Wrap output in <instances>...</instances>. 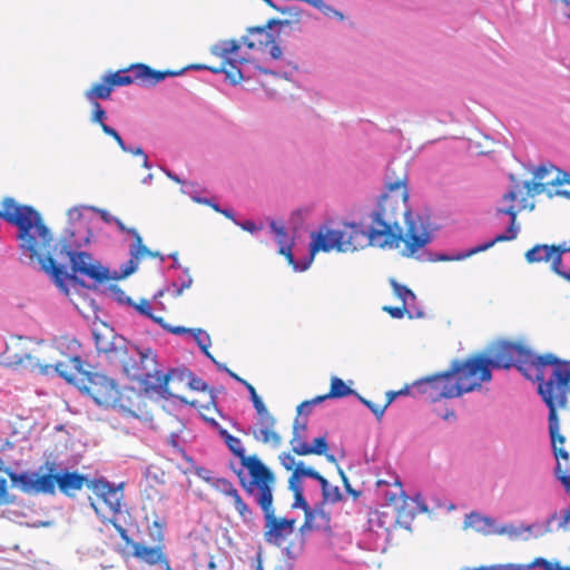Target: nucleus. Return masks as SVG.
I'll return each instance as SVG.
<instances>
[{
	"label": "nucleus",
	"instance_id": "obj_61",
	"mask_svg": "<svg viewBox=\"0 0 570 570\" xmlns=\"http://www.w3.org/2000/svg\"><path fill=\"white\" fill-rule=\"evenodd\" d=\"M288 489L294 493L297 494L298 492H304L301 479L297 474L294 472L288 479Z\"/></svg>",
	"mask_w": 570,
	"mask_h": 570
},
{
	"label": "nucleus",
	"instance_id": "obj_55",
	"mask_svg": "<svg viewBox=\"0 0 570 570\" xmlns=\"http://www.w3.org/2000/svg\"><path fill=\"white\" fill-rule=\"evenodd\" d=\"M294 473L297 474L301 480H302V478H309V479L314 480L318 472L316 470H314L313 468H306L304 465V462L299 461L296 464Z\"/></svg>",
	"mask_w": 570,
	"mask_h": 570
},
{
	"label": "nucleus",
	"instance_id": "obj_27",
	"mask_svg": "<svg viewBox=\"0 0 570 570\" xmlns=\"http://www.w3.org/2000/svg\"><path fill=\"white\" fill-rule=\"evenodd\" d=\"M520 233V226L518 224H513V222L509 223L507 230L504 233L498 234L494 238L478 245V248L481 252L488 250L493 247L497 243L513 240L518 237Z\"/></svg>",
	"mask_w": 570,
	"mask_h": 570
},
{
	"label": "nucleus",
	"instance_id": "obj_60",
	"mask_svg": "<svg viewBox=\"0 0 570 570\" xmlns=\"http://www.w3.org/2000/svg\"><path fill=\"white\" fill-rule=\"evenodd\" d=\"M235 225L239 226L242 229L250 234H255L262 228V226H257L256 223L252 219H247L244 222L235 220Z\"/></svg>",
	"mask_w": 570,
	"mask_h": 570
},
{
	"label": "nucleus",
	"instance_id": "obj_56",
	"mask_svg": "<svg viewBox=\"0 0 570 570\" xmlns=\"http://www.w3.org/2000/svg\"><path fill=\"white\" fill-rule=\"evenodd\" d=\"M304 539L301 540V543L297 548H295L294 543H289L288 546L282 549L283 556H285L289 560H296L303 549Z\"/></svg>",
	"mask_w": 570,
	"mask_h": 570
},
{
	"label": "nucleus",
	"instance_id": "obj_40",
	"mask_svg": "<svg viewBox=\"0 0 570 570\" xmlns=\"http://www.w3.org/2000/svg\"><path fill=\"white\" fill-rule=\"evenodd\" d=\"M327 502L321 501L314 504L313 511L315 513L316 520L321 524L322 531L331 530V513L325 510V504Z\"/></svg>",
	"mask_w": 570,
	"mask_h": 570
},
{
	"label": "nucleus",
	"instance_id": "obj_46",
	"mask_svg": "<svg viewBox=\"0 0 570 570\" xmlns=\"http://www.w3.org/2000/svg\"><path fill=\"white\" fill-rule=\"evenodd\" d=\"M71 368L75 370L72 365L70 366L69 364L62 362L56 364V372L58 373V375L66 380L68 383H72L76 386V381H78L79 375H75L71 372Z\"/></svg>",
	"mask_w": 570,
	"mask_h": 570
},
{
	"label": "nucleus",
	"instance_id": "obj_23",
	"mask_svg": "<svg viewBox=\"0 0 570 570\" xmlns=\"http://www.w3.org/2000/svg\"><path fill=\"white\" fill-rule=\"evenodd\" d=\"M8 475L10 478L12 487L19 488L22 492L27 494H36V476L37 472H14L9 471Z\"/></svg>",
	"mask_w": 570,
	"mask_h": 570
},
{
	"label": "nucleus",
	"instance_id": "obj_10",
	"mask_svg": "<svg viewBox=\"0 0 570 570\" xmlns=\"http://www.w3.org/2000/svg\"><path fill=\"white\" fill-rule=\"evenodd\" d=\"M265 529L264 540L266 543L281 547L285 539L294 532L296 520L292 518H276L274 504L264 510Z\"/></svg>",
	"mask_w": 570,
	"mask_h": 570
},
{
	"label": "nucleus",
	"instance_id": "obj_31",
	"mask_svg": "<svg viewBox=\"0 0 570 570\" xmlns=\"http://www.w3.org/2000/svg\"><path fill=\"white\" fill-rule=\"evenodd\" d=\"M350 395H357V392L348 387L344 381L337 376H333L331 380V390L327 396L331 399H342Z\"/></svg>",
	"mask_w": 570,
	"mask_h": 570
},
{
	"label": "nucleus",
	"instance_id": "obj_30",
	"mask_svg": "<svg viewBox=\"0 0 570 570\" xmlns=\"http://www.w3.org/2000/svg\"><path fill=\"white\" fill-rule=\"evenodd\" d=\"M111 91L112 88L109 82L102 79V82L96 83L87 90L85 97L89 102H98V99H108Z\"/></svg>",
	"mask_w": 570,
	"mask_h": 570
},
{
	"label": "nucleus",
	"instance_id": "obj_4",
	"mask_svg": "<svg viewBox=\"0 0 570 570\" xmlns=\"http://www.w3.org/2000/svg\"><path fill=\"white\" fill-rule=\"evenodd\" d=\"M537 393L548 409V431L551 449L557 463L560 460L569 461L570 454L563 448L564 435L560 433V420L558 407L566 409L570 394V360H566L560 366L552 370L549 379L539 374Z\"/></svg>",
	"mask_w": 570,
	"mask_h": 570
},
{
	"label": "nucleus",
	"instance_id": "obj_9",
	"mask_svg": "<svg viewBox=\"0 0 570 570\" xmlns=\"http://www.w3.org/2000/svg\"><path fill=\"white\" fill-rule=\"evenodd\" d=\"M387 199V195H382L377 200L375 208L368 214L371 226H368L367 244L380 247L394 248L399 246L401 234L392 230V223L384 218L385 208L383 202Z\"/></svg>",
	"mask_w": 570,
	"mask_h": 570
},
{
	"label": "nucleus",
	"instance_id": "obj_2",
	"mask_svg": "<svg viewBox=\"0 0 570 570\" xmlns=\"http://www.w3.org/2000/svg\"><path fill=\"white\" fill-rule=\"evenodd\" d=\"M3 210L0 218L17 228L16 242L20 254V262L32 264L38 262L40 268L46 272L63 293L69 294L66 284V266L58 264L50 253L53 234L45 223L41 214L30 205H19L12 197H6L1 202Z\"/></svg>",
	"mask_w": 570,
	"mask_h": 570
},
{
	"label": "nucleus",
	"instance_id": "obj_17",
	"mask_svg": "<svg viewBox=\"0 0 570 570\" xmlns=\"http://www.w3.org/2000/svg\"><path fill=\"white\" fill-rule=\"evenodd\" d=\"M271 230L275 234V242L278 245V253L284 255L287 262L295 269V265H301V261H296L292 252L294 239L289 237L286 228L283 225L272 220L269 224Z\"/></svg>",
	"mask_w": 570,
	"mask_h": 570
},
{
	"label": "nucleus",
	"instance_id": "obj_28",
	"mask_svg": "<svg viewBox=\"0 0 570 570\" xmlns=\"http://www.w3.org/2000/svg\"><path fill=\"white\" fill-rule=\"evenodd\" d=\"M554 252V245L538 244L529 249L524 256L528 263L533 264L550 261Z\"/></svg>",
	"mask_w": 570,
	"mask_h": 570
},
{
	"label": "nucleus",
	"instance_id": "obj_18",
	"mask_svg": "<svg viewBox=\"0 0 570 570\" xmlns=\"http://www.w3.org/2000/svg\"><path fill=\"white\" fill-rule=\"evenodd\" d=\"M464 528H472L482 535L497 534L498 522L494 518L472 511L464 518Z\"/></svg>",
	"mask_w": 570,
	"mask_h": 570
},
{
	"label": "nucleus",
	"instance_id": "obj_13",
	"mask_svg": "<svg viewBox=\"0 0 570 570\" xmlns=\"http://www.w3.org/2000/svg\"><path fill=\"white\" fill-rule=\"evenodd\" d=\"M213 485L222 492L224 495L233 499L234 508L239 514L242 521L245 524H250L254 521L253 509L243 500L234 484L226 478H217L213 482Z\"/></svg>",
	"mask_w": 570,
	"mask_h": 570
},
{
	"label": "nucleus",
	"instance_id": "obj_35",
	"mask_svg": "<svg viewBox=\"0 0 570 570\" xmlns=\"http://www.w3.org/2000/svg\"><path fill=\"white\" fill-rule=\"evenodd\" d=\"M104 294L109 293L112 299L119 305H134V301L129 297L125 291L117 284H109L104 289L100 291Z\"/></svg>",
	"mask_w": 570,
	"mask_h": 570
},
{
	"label": "nucleus",
	"instance_id": "obj_57",
	"mask_svg": "<svg viewBox=\"0 0 570 570\" xmlns=\"http://www.w3.org/2000/svg\"><path fill=\"white\" fill-rule=\"evenodd\" d=\"M129 307L135 308L140 315L146 316L147 318L151 317L153 309L149 301L146 298H141L139 303L134 302V305H129Z\"/></svg>",
	"mask_w": 570,
	"mask_h": 570
},
{
	"label": "nucleus",
	"instance_id": "obj_26",
	"mask_svg": "<svg viewBox=\"0 0 570 570\" xmlns=\"http://www.w3.org/2000/svg\"><path fill=\"white\" fill-rule=\"evenodd\" d=\"M249 393L250 401L253 403L254 409L256 410L262 424L267 425H275L276 421L274 416L268 412L266 405L264 404L263 400L258 394L256 393V390L253 385H247L246 389Z\"/></svg>",
	"mask_w": 570,
	"mask_h": 570
},
{
	"label": "nucleus",
	"instance_id": "obj_3",
	"mask_svg": "<svg viewBox=\"0 0 570 570\" xmlns=\"http://www.w3.org/2000/svg\"><path fill=\"white\" fill-rule=\"evenodd\" d=\"M87 209L94 208L75 206L68 210V223L55 246V254L60 259L69 261L71 273L66 269V283L69 281L73 285L95 291V284L83 279L91 274H99V269L95 267L97 259H94L91 253L83 250L94 238L90 219L83 214Z\"/></svg>",
	"mask_w": 570,
	"mask_h": 570
},
{
	"label": "nucleus",
	"instance_id": "obj_32",
	"mask_svg": "<svg viewBox=\"0 0 570 570\" xmlns=\"http://www.w3.org/2000/svg\"><path fill=\"white\" fill-rule=\"evenodd\" d=\"M129 71H131L130 68L128 70H118L107 73L104 76V80L108 81L112 89L115 87L131 85L136 78L135 75L131 76Z\"/></svg>",
	"mask_w": 570,
	"mask_h": 570
},
{
	"label": "nucleus",
	"instance_id": "obj_22",
	"mask_svg": "<svg viewBox=\"0 0 570 570\" xmlns=\"http://www.w3.org/2000/svg\"><path fill=\"white\" fill-rule=\"evenodd\" d=\"M132 554L150 566L168 561L159 547H146L138 542L134 543Z\"/></svg>",
	"mask_w": 570,
	"mask_h": 570
},
{
	"label": "nucleus",
	"instance_id": "obj_43",
	"mask_svg": "<svg viewBox=\"0 0 570 570\" xmlns=\"http://www.w3.org/2000/svg\"><path fill=\"white\" fill-rule=\"evenodd\" d=\"M88 487L94 491V493L96 495L101 498V497H105L106 494H108L109 491H112V488L116 487V484L112 482H109L105 478H99V479L91 480L88 483Z\"/></svg>",
	"mask_w": 570,
	"mask_h": 570
},
{
	"label": "nucleus",
	"instance_id": "obj_48",
	"mask_svg": "<svg viewBox=\"0 0 570 570\" xmlns=\"http://www.w3.org/2000/svg\"><path fill=\"white\" fill-rule=\"evenodd\" d=\"M343 495L338 487L330 484L324 492H322V501L334 504L342 501Z\"/></svg>",
	"mask_w": 570,
	"mask_h": 570
},
{
	"label": "nucleus",
	"instance_id": "obj_59",
	"mask_svg": "<svg viewBox=\"0 0 570 570\" xmlns=\"http://www.w3.org/2000/svg\"><path fill=\"white\" fill-rule=\"evenodd\" d=\"M104 132H105L106 135H108V136L112 137V138L117 141V144H118V146L121 148V150H122V149L125 148V146L127 145V144L125 142V140L122 139V137L119 135V132H118L115 128H112L111 126H109V125H104Z\"/></svg>",
	"mask_w": 570,
	"mask_h": 570
},
{
	"label": "nucleus",
	"instance_id": "obj_51",
	"mask_svg": "<svg viewBox=\"0 0 570 570\" xmlns=\"http://www.w3.org/2000/svg\"><path fill=\"white\" fill-rule=\"evenodd\" d=\"M90 104L94 108L90 120L94 124H99L101 129L104 130V125H107L105 121L107 119V112L99 102Z\"/></svg>",
	"mask_w": 570,
	"mask_h": 570
},
{
	"label": "nucleus",
	"instance_id": "obj_37",
	"mask_svg": "<svg viewBox=\"0 0 570 570\" xmlns=\"http://www.w3.org/2000/svg\"><path fill=\"white\" fill-rule=\"evenodd\" d=\"M129 235L135 239V243L129 248L131 257L139 261L144 255H151V250L142 244V239L136 229H130Z\"/></svg>",
	"mask_w": 570,
	"mask_h": 570
},
{
	"label": "nucleus",
	"instance_id": "obj_14",
	"mask_svg": "<svg viewBox=\"0 0 570 570\" xmlns=\"http://www.w3.org/2000/svg\"><path fill=\"white\" fill-rule=\"evenodd\" d=\"M95 267L99 269V274H91L89 277L90 282H88L89 284H95L94 292L98 291V285H101L107 281L124 279L134 274L138 269V259L130 257L126 264L121 265L119 271H111L99 261H96Z\"/></svg>",
	"mask_w": 570,
	"mask_h": 570
},
{
	"label": "nucleus",
	"instance_id": "obj_16",
	"mask_svg": "<svg viewBox=\"0 0 570 570\" xmlns=\"http://www.w3.org/2000/svg\"><path fill=\"white\" fill-rule=\"evenodd\" d=\"M188 69L189 68L186 67V68H184L181 70H177V71H171V70L160 71V70H154L153 68H150L149 66H147L145 63H136L130 67V70H132V72H135V78L137 80H142L150 86H155V85L164 81L168 77L183 76L185 73V71Z\"/></svg>",
	"mask_w": 570,
	"mask_h": 570
},
{
	"label": "nucleus",
	"instance_id": "obj_33",
	"mask_svg": "<svg viewBox=\"0 0 570 570\" xmlns=\"http://www.w3.org/2000/svg\"><path fill=\"white\" fill-rule=\"evenodd\" d=\"M390 284L393 288L394 295L403 302L404 306L415 304L416 295L407 286L400 284L394 278L390 279Z\"/></svg>",
	"mask_w": 570,
	"mask_h": 570
},
{
	"label": "nucleus",
	"instance_id": "obj_11",
	"mask_svg": "<svg viewBox=\"0 0 570 570\" xmlns=\"http://www.w3.org/2000/svg\"><path fill=\"white\" fill-rule=\"evenodd\" d=\"M193 372L188 367H171L166 373L163 372L161 367L155 368V380L156 384L149 385L148 387L151 389V392L158 394L164 400H173L177 401L178 403H188V400L183 396L173 393L169 387V381H178L183 382L185 380H188L191 376Z\"/></svg>",
	"mask_w": 570,
	"mask_h": 570
},
{
	"label": "nucleus",
	"instance_id": "obj_7",
	"mask_svg": "<svg viewBox=\"0 0 570 570\" xmlns=\"http://www.w3.org/2000/svg\"><path fill=\"white\" fill-rule=\"evenodd\" d=\"M122 360V368L126 375L140 383L146 393L151 392L149 385H154L151 379H155V368L161 367L157 353L150 348H141L129 342V354Z\"/></svg>",
	"mask_w": 570,
	"mask_h": 570
},
{
	"label": "nucleus",
	"instance_id": "obj_6",
	"mask_svg": "<svg viewBox=\"0 0 570 570\" xmlns=\"http://www.w3.org/2000/svg\"><path fill=\"white\" fill-rule=\"evenodd\" d=\"M247 469L250 480L246 478L244 470L240 468L234 470L238 478L240 487L248 495H254L257 505L264 510L274 503V483L275 475L272 470L262 462V460L247 461Z\"/></svg>",
	"mask_w": 570,
	"mask_h": 570
},
{
	"label": "nucleus",
	"instance_id": "obj_8",
	"mask_svg": "<svg viewBox=\"0 0 570 570\" xmlns=\"http://www.w3.org/2000/svg\"><path fill=\"white\" fill-rule=\"evenodd\" d=\"M360 244L353 242L352 237H346V232L338 229H324L321 227L316 232L311 233L309 253L301 259V265H295L296 272L306 271L314 261V256L318 252H355L358 249Z\"/></svg>",
	"mask_w": 570,
	"mask_h": 570
},
{
	"label": "nucleus",
	"instance_id": "obj_38",
	"mask_svg": "<svg viewBox=\"0 0 570 570\" xmlns=\"http://www.w3.org/2000/svg\"><path fill=\"white\" fill-rule=\"evenodd\" d=\"M274 425L263 424V428L258 432H254V438L263 443H273L278 446L281 443V436L277 432L273 431Z\"/></svg>",
	"mask_w": 570,
	"mask_h": 570
},
{
	"label": "nucleus",
	"instance_id": "obj_50",
	"mask_svg": "<svg viewBox=\"0 0 570 570\" xmlns=\"http://www.w3.org/2000/svg\"><path fill=\"white\" fill-rule=\"evenodd\" d=\"M356 399L363 404L365 405L374 415L375 417L377 419V421H381L385 411H386V406H381V405H377L375 403H373L372 401L363 397L362 395H360L357 393L356 395Z\"/></svg>",
	"mask_w": 570,
	"mask_h": 570
},
{
	"label": "nucleus",
	"instance_id": "obj_58",
	"mask_svg": "<svg viewBox=\"0 0 570 570\" xmlns=\"http://www.w3.org/2000/svg\"><path fill=\"white\" fill-rule=\"evenodd\" d=\"M518 213H519V209H517L513 204H510L508 207H497L495 208V216L507 215V216H509L510 222H513V224H517Z\"/></svg>",
	"mask_w": 570,
	"mask_h": 570
},
{
	"label": "nucleus",
	"instance_id": "obj_44",
	"mask_svg": "<svg viewBox=\"0 0 570 570\" xmlns=\"http://www.w3.org/2000/svg\"><path fill=\"white\" fill-rule=\"evenodd\" d=\"M190 335L195 340L202 353H207V348H209L212 345V338L209 334L203 328H194Z\"/></svg>",
	"mask_w": 570,
	"mask_h": 570
},
{
	"label": "nucleus",
	"instance_id": "obj_47",
	"mask_svg": "<svg viewBox=\"0 0 570 570\" xmlns=\"http://www.w3.org/2000/svg\"><path fill=\"white\" fill-rule=\"evenodd\" d=\"M521 570H531L537 567L541 568V570H560L559 563H552L544 558H537L533 562L530 564H520Z\"/></svg>",
	"mask_w": 570,
	"mask_h": 570
},
{
	"label": "nucleus",
	"instance_id": "obj_12",
	"mask_svg": "<svg viewBox=\"0 0 570 570\" xmlns=\"http://www.w3.org/2000/svg\"><path fill=\"white\" fill-rule=\"evenodd\" d=\"M104 326L109 331V335L102 334L96 330L92 331L96 348L99 353H122L129 354V341L115 333L112 326L104 323Z\"/></svg>",
	"mask_w": 570,
	"mask_h": 570
},
{
	"label": "nucleus",
	"instance_id": "obj_42",
	"mask_svg": "<svg viewBox=\"0 0 570 570\" xmlns=\"http://www.w3.org/2000/svg\"><path fill=\"white\" fill-rule=\"evenodd\" d=\"M478 253H480V250H479L478 246H475V247H472L466 250L456 252L454 254H445V253L436 254L435 261H441V262L463 261V259L471 257L472 255L478 254Z\"/></svg>",
	"mask_w": 570,
	"mask_h": 570
},
{
	"label": "nucleus",
	"instance_id": "obj_45",
	"mask_svg": "<svg viewBox=\"0 0 570 570\" xmlns=\"http://www.w3.org/2000/svg\"><path fill=\"white\" fill-rule=\"evenodd\" d=\"M553 474L556 479L562 484L567 492H570V468L562 466L561 462H558L554 466Z\"/></svg>",
	"mask_w": 570,
	"mask_h": 570
},
{
	"label": "nucleus",
	"instance_id": "obj_34",
	"mask_svg": "<svg viewBox=\"0 0 570 570\" xmlns=\"http://www.w3.org/2000/svg\"><path fill=\"white\" fill-rule=\"evenodd\" d=\"M122 488H124V483H119L118 485L112 488V491H109L108 494H106L105 497H101L104 502L110 508V510L114 513L120 512V508H121L120 501L122 499V493H121Z\"/></svg>",
	"mask_w": 570,
	"mask_h": 570
},
{
	"label": "nucleus",
	"instance_id": "obj_39",
	"mask_svg": "<svg viewBox=\"0 0 570 570\" xmlns=\"http://www.w3.org/2000/svg\"><path fill=\"white\" fill-rule=\"evenodd\" d=\"M239 42H237L236 40H226L214 45L212 48V52L215 56L227 59L228 55L237 52L239 50Z\"/></svg>",
	"mask_w": 570,
	"mask_h": 570
},
{
	"label": "nucleus",
	"instance_id": "obj_21",
	"mask_svg": "<svg viewBox=\"0 0 570 570\" xmlns=\"http://www.w3.org/2000/svg\"><path fill=\"white\" fill-rule=\"evenodd\" d=\"M86 481L87 476L77 471L69 472L65 470L63 472L56 473V484L66 495H70L71 491L80 490Z\"/></svg>",
	"mask_w": 570,
	"mask_h": 570
},
{
	"label": "nucleus",
	"instance_id": "obj_62",
	"mask_svg": "<svg viewBox=\"0 0 570 570\" xmlns=\"http://www.w3.org/2000/svg\"><path fill=\"white\" fill-rule=\"evenodd\" d=\"M183 274L178 277L176 282L179 283V286L184 289H187L193 284V277L189 274V269L187 267L181 268Z\"/></svg>",
	"mask_w": 570,
	"mask_h": 570
},
{
	"label": "nucleus",
	"instance_id": "obj_29",
	"mask_svg": "<svg viewBox=\"0 0 570 570\" xmlns=\"http://www.w3.org/2000/svg\"><path fill=\"white\" fill-rule=\"evenodd\" d=\"M225 444L228 448V450L240 460L242 466L248 465L247 461L261 460L256 455L247 456L242 440L237 436H229Z\"/></svg>",
	"mask_w": 570,
	"mask_h": 570
},
{
	"label": "nucleus",
	"instance_id": "obj_15",
	"mask_svg": "<svg viewBox=\"0 0 570 570\" xmlns=\"http://www.w3.org/2000/svg\"><path fill=\"white\" fill-rule=\"evenodd\" d=\"M432 240V235L426 228L423 222L417 224L414 220H410L406 230V255L412 256L416 250L424 247Z\"/></svg>",
	"mask_w": 570,
	"mask_h": 570
},
{
	"label": "nucleus",
	"instance_id": "obj_1",
	"mask_svg": "<svg viewBox=\"0 0 570 570\" xmlns=\"http://www.w3.org/2000/svg\"><path fill=\"white\" fill-rule=\"evenodd\" d=\"M566 360L552 353L535 355L529 347L509 341L499 342L492 356L482 354L466 360H452L450 367L414 382V386L431 402L455 399L481 387L482 382L492 380L493 370L515 367L527 380L537 383L539 374L544 375L546 366L558 367Z\"/></svg>",
	"mask_w": 570,
	"mask_h": 570
},
{
	"label": "nucleus",
	"instance_id": "obj_25",
	"mask_svg": "<svg viewBox=\"0 0 570 570\" xmlns=\"http://www.w3.org/2000/svg\"><path fill=\"white\" fill-rule=\"evenodd\" d=\"M328 449V443L325 436H318L313 440L312 444L303 441L298 443L296 446L294 445V453L297 455H308V454H317L323 455L326 454Z\"/></svg>",
	"mask_w": 570,
	"mask_h": 570
},
{
	"label": "nucleus",
	"instance_id": "obj_54",
	"mask_svg": "<svg viewBox=\"0 0 570 570\" xmlns=\"http://www.w3.org/2000/svg\"><path fill=\"white\" fill-rule=\"evenodd\" d=\"M188 387L197 392H205L209 390L213 393V390L209 389L208 384L202 377L195 375L194 372L188 379Z\"/></svg>",
	"mask_w": 570,
	"mask_h": 570
},
{
	"label": "nucleus",
	"instance_id": "obj_41",
	"mask_svg": "<svg viewBox=\"0 0 570 570\" xmlns=\"http://www.w3.org/2000/svg\"><path fill=\"white\" fill-rule=\"evenodd\" d=\"M525 524H520L519 527L513 523H504L498 524L497 534L498 535H508L511 540L518 539L525 532Z\"/></svg>",
	"mask_w": 570,
	"mask_h": 570
},
{
	"label": "nucleus",
	"instance_id": "obj_53",
	"mask_svg": "<svg viewBox=\"0 0 570 570\" xmlns=\"http://www.w3.org/2000/svg\"><path fill=\"white\" fill-rule=\"evenodd\" d=\"M525 532H529L534 538L543 537L544 534L551 532V528L549 524L544 522H534L532 524L525 525Z\"/></svg>",
	"mask_w": 570,
	"mask_h": 570
},
{
	"label": "nucleus",
	"instance_id": "obj_20",
	"mask_svg": "<svg viewBox=\"0 0 570 570\" xmlns=\"http://www.w3.org/2000/svg\"><path fill=\"white\" fill-rule=\"evenodd\" d=\"M225 63H227L229 66L228 69H226L225 66H223L220 68H213V67H207L205 65H191V66H188V68H193L195 70H210L214 73L223 72V73H225L226 79L234 86L245 79L243 70L239 67L242 61H236L230 58H227Z\"/></svg>",
	"mask_w": 570,
	"mask_h": 570
},
{
	"label": "nucleus",
	"instance_id": "obj_5",
	"mask_svg": "<svg viewBox=\"0 0 570 570\" xmlns=\"http://www.w3.org/2000/svg\"><path fill=\"white\" fill-rule=\"evenodd\" d=\"M70 364L79 375L76 387L82 394L90 396L98 406L109 407L117 403L120 392L114 379L104 373L85 371L82 368L83 361L80 356H73Z\"/></svg>",
	"mask_w": 570,
	"mask_h": 570
},
{
	"label": "nucleus",
	"instance_id": "obj_19",
	"mask_svg": "<svg viewBox=\"0 0 570 570\" xmlns=\"http://www.w3.org/2000/svg\"><path fill=\"white\" fill-rule=\"evenodd\" d=\"M248 36L242 37V43L249 49L263 50L274 42V35L266 30V27L248 28Z\"/></svg>",
	"mask_w": 570,
	"mask_h": 570
},
{
	"label": "nucleus",
	"instance_id": "obj_24",
	"mask_svg": "<svg viewBox=\"0 0 570 570\" xmlns=\"http://www.w3.org/2000/svg\"><path fill=\"white\" fill-rule=\"evenodd\" d=\"M55 462H47L48 473L43 475H39L37 473L36 476V494L45 493V494H53L56 491V473L55 471Z\"/></svg>",
	"mask_w": 570,
	"mask_h": 570
},
{
	"label": "nucleus",
	"instance_id": "obj_52",
	"mask_svg": "<svg viewBox=\"0 0 570 570\" xmlns=\"http://www.w3.org/2000/svg\"><path fill=\"white\" fill-rule=\"evenodd\" d=\"M551 258H552L551 269L556 274L561 276L562 278L570 282V269H568L563 266L562 257H560V255H554V256L552 255Z\"/></svg>",
	"mask_w": 570,
	"mask_h": 570
},
{
	"label": "nucleus",
	"instance_id": "obj_49",
	"mask_svg": "<svg viewBox=\"0 0 570 570\" xmlns=\"http://www.w3.org/2000/svg\"><path fill=\"white\" fill-rule=\"evenodd\" d=\"M307 430V423H301L298 419L295 420L293 425V438L289 441L292 450L294 451V445L296 446L298 443L303 442V433Z\"/></svg>",
	"mask_w": 570,
	"mask_h": 570
},
{
	"label": "nucleus",
	"instance_id": "obj_64",
	"mask_svg": "<svg viewBox=\"0 0 570 570\" xmlns=\"http://www.w3.org/2000/svg\"><path fill=\"white\" fill-rule=\"evenodd\" d=\"M308 507L309 504L304 497V492H298L297 494H294V502L292 504L293 509H301L304 511Z\"/></svg>",
	"mask_w": 570,
	"mask_h": 570
},
{
	"label": "nucleus",
	"instance_id": "obj_36",
	"mask_svg": "<svg viewBox=\"0 0 570 570\" xmlns=\"http://www.w3.org/2000/svg\"><path fill=\"white\" fill-rule=\"evenodd\" d=\"M347 227L351 228V232L347 234L346 237L353 236V242L356 244H360L358 248L363 247V242L367 240V230L368 226H365L362 222H352L346 224Z\"/></svg>",
	"mask_w": 570,
	"mask_h": 570
},
{
	"label": "nucleus",
	"instance_id": "obj_63",
	"mask_svg": "<svg viewBox=\"0 0 570 570\" xmlns=\"http://www.w3.org/2000/svg\"><path fill=\"white\" fill-rule=\"evenodd\" d=\"M279 461L282 465L288 471L292 470L294 466L296 468L297 464L295 458L288 452L279 454Z\"/></svg>",
	"mask_w": 570,
	"mask_h": 570
}]
</instances>
